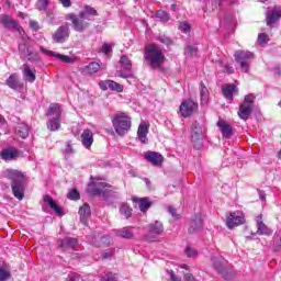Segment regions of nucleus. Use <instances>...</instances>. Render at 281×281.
Returning <instances> with one entry per match:
<instances>
[{
  "label": "nucleus",
  "instance_id": "obj_53",
  "mask_svg": "<svg viewBox=\"0 0 281 281\" xmlns=\"http://www.w3.org/2000/svg\"><path fill=\"white\" fill-rule=\"evenodd\" d=\"M30 29L31 30H35V32H38V30H41V26L38 25V22L31 20L29 22Z\"/></svg>",
  "mask_w": 281,
  "mask_h": 281
},
{
  "label": "nucleus",
  "instance_id": "obj_57",
  "mask_svg": "<svg viewBox=\"0 0 281 281\" xmlns=\"http://www.w3.org/2000/svg\"><path fill=\"white\" fill-rule=\"evenodd\" d=\"M100 89H102V91H106L109 89V80L105 81H101L99 83Z\"/></svg>",
  "mask_w": 281,
  "mask_h": 281
},
{
  "label": "nucleus",
  "instance_id": "obj_43",
  "mask_svg": "<svg viewBox=\"0 0 281 281\" xmlns=\"http://www.w3.org/2000/svg\"><path fill=\"white\" fill-rule=\"evenodd\" d=\"M256 100V95L247 94L241 104H246L248 106H254V101Z\"/></svg>",
  "mask_w": 281,
  "mask_h": 281
},
{
  "label": "nucleus",
  "instance_id": "obj_6",
  "mask_svg": "<svg viewBox=\"0 0 281 281\" xmlns=\"http://www.w3.org/2000/svg\"><path fill=\"white\" fill-rule=\"evenodd\" d=\"M234 58L237 65H239L241 71L244 74H249L251 61L256 58V55L249 50L239 49L235 52Z\"/></svg>",
  "mask_w": 281,
  "mask_h": 281
},
{
  "label": "nucleus",
  "instance_id": "obj_37",
  "mask_svg": "<svg viewBox=\"0 0 281 281\" xmlns=\"http://www.w3.org/2000/svg\"><path fill=\"white\" fill-rule=\"evenodd\" d=\"M120 212L123 216H125V218H131V216L133 214V209H131V206H128V204L123 203V204H121Z\"/></svg>",
  "mask_w": 281,
  "mask_h": 281
},
{
  "label": "nucleus",
  "instance_id": "obj_14",
  "mask_svg": "<svg viewBox=\"0 0 281 281\" xmlns=\"http://www.w3.org/2000/svg\"><path fill=\"white\" fill-rule=\"evenodd\" d=\"M203 229V214L198 213L191 217L189 234H196Z\"/></svg>",
  "mask_w": 281,
  "mask_h": 281
},
{
  "label": "nucleus",
  "instance_id": "obj_38",
  "mask_svg": "<svg viewBox=\"0 0 281 281\" xmlns=\"http://www.w3.org/2000/svg\"><path fill=\"white\" fill-rule=\"evenodd\" d=\"M109 89H111V91H116L117 93H122V91H124V86L113 80H109Z\"/></svg>",
  "mask_w": 281,
  "mask_h": 281
},
{
  "label": "nucleus",
  "instance_id": "obj_35",
  "mask_svg": "<svg viewBox=\"0 0 281 281\" xmlns=\"http://www.w3.org/2000/svg\"><path fill=\"white\" fill-rule=\"evenodd\" d=\"M149 233L150 234H164V224L159 221H156L155 224H149Z\"/></svg>",
  "mask_w": 281,
  "mask_h": 281
},
{
  "label": "nucleus",
  "instance_id": "obj_47",
  "mask_svg": "<svg viewBox=\"0 0 281 281\" xmlns=\"http://www.w3.org/2000/svg\"><path fill=\"white\" fill-rule=\"evenodd\" d=\"M196 52H198L196 46H191V45L187 46L184 49V54H187V56H194Z\"/></svg>",
  "mask_w": 281,
  "mask_h": 281
},
{
  "label": "nucleus",
  "instance_id": "obj_44",
  "mask_svg": "<svg viewBox=\"0 0 281 281\" xmlns=\"http://www.w3.org/2000/svg\"><path fill=\"white\" fill-rule=\"evenodd\" d=\"M37 10H47L49 8V1L48 0H38L36 3Z\"/></svg>",
  "mask_w": 281,
  "mask_h": 281
},
{
  "label": "nucleus",
  "instance_id": "obj_60",
  "mask_svg": "<svg viewBox=\"0 0 281 281\" xmlns=\"http://www.w3.org/2000/svg\"><path fill=\"white\" fill-rule=\"evenodd\" d=\"M184 280L186 281H196V279H194V276H192L190 273H184Z\"/></svg>",
  "mask_w": 281,
  "mask_h": 281
},
{
  "label": "nucleus",
  "instance_id": "obj_25",
  "mask_svg": "<svg viewBox=\"0 0 281 281\" xmlns=\"http://www.w3.org/2000/svg\"><path fill=\"white\" fill-rule=\"evenodd\" d=\"M251 111H254L252 105H247L245 103H241L237 112L238 117H240V120H244L246 122V120H249V115H251Z\"/></svg>",
  "mask_w": 281,
  "mask_h": 281
},
{
  "label": "nucleus",
  "instance_id": "obj_34",
  "mask_svg": "<svg viewBox=\"0 0 281 281\" xmlns=\"http://www.w3.org/2000/svg\"><path fill=\"white\" fill-rule=\"evenodd\" d=\"M116 236H119V238H125L127 240L135 238V235L133 234V232H131V229H128V227H123L119 229L116 232Z\"/></svg>",
  "mask_w": 281,
  "mask_h": 281
},
{
  "label": "nucleus",
  "instance_id": "obj_39",
  "mask_svg": "<svg viewBox=\"0 0 281 281\" xmlns=\"http://www.w3.org/2000/svg\"><path fill=\"white\" fill-rule=\"evenodd\" d=\"M156 19H159L162 23H168L170 21V15L164 10H158L156 12Z\"/></svg>",
  "mask_w": 281,
  "mask_h": 281
},
{
  "label": "nucleus",
  "instance_id": "obj_29",
  "mask_svg": "<svg viewBox=\"0 0 281 281\" xmlns=\"http://www.w3.org/2000/svg\"><path fill=\"white\" fill-rule=\"evenodd\" d=\"M7 85L10 87V89H23V83L19 82V75L16 74L10 75V77L7 79Z\"/></svg>",
  "mask_w": 281,
  "mask_h": 281
},
{
  "label": "nucleus",
  "instance_id": "obj_26",
  "mask_svg": "<svg viewBox=\"0 0 281 281\" xmlns=\"http://www.w3.org/2000/svg\"><path fill=\"white\" fill-rule=\"evenodd\" d=\"M281 19V7H274L270 14L267 16V25H273Z\"/></svg>",
  "mask_w": 281,
  "mask_h": 281
},
{
  "label": "nucleus",
  "instance_id": "obj_3",
  "mask_svg": "<svg viewBox=\"0 0 281 281\" xmlns=\"http://www.w3.org/2000/svg\"><path fill=\"white\" fill-rule=\"evenodd\" d=\"M145 60L151 69H159L166 60V56L164 55V52H161V48L157 46L156 44H149L145 47Z\"/></svg>",
  "mask_w": 281,
  "mask_h": 281
},
{
  "label": "nucleus",
  "instance_id": "obj_36",
  "mask_svg": "<svg viewBox=\"0 0 281 281\" xmlns=\"http://www.w3.org/2000/svg\"><path fill=\"white\" fill-rule=\"evenodd\" d=\"M120 65H121L123 71H131V69H133V63L125 55L121 56Z\"/></svg>",
  "mask_w": 281,
  "mask_h": 281
},
{
  "label": "nucleus",
  "instance_id": "obj_58",
  "mask_svg": "<svg viewBox=\"0 0 281 281\" xmlns=\"http://www.w3.org/2000/svg\"><path fill=\"white\" fill-rule=\"evenodd\" d=\"M113 256H115V251H114V250L109 251V252H104V254L102 255V258H103V260H106V259H109V258H113Z\"/></svg>",
  "mask_w": 281,
  "mask_h": 281
},
{
  "label": "nucleus",
  "instance_id": "obj_18",
  "mask_svg": "<svg viewBox=\"0 0 281 281\" xmlns=\"http://www.w3.org/2000/svg\"><path fill=\"white\" fill-rule=\"evenodd\" d=\"M257 234L259 236H271L273 234V231L262 223V214L257 216Z\"/></svg>",
  "mask_w": 281,
  "mask_h": 281
},
{
  "label": "nucleus",
  "instance_id": "obj_30",
  "mask_svg": "<svg viewBox=\"0 0 281 281\" xmlns=\"http://www.w3.org/2000/svg\"><path fill=\"white\" fill-rule=\"evenodd\" d=\"M16 133L19 137H22V139H27L30 136V126L25 123H19L16 126Z\"/></svg>",
  "mask_w": 281,
  "mask_h": 281
},
{
  "label": "nucleus",
  "instance_id": "obj_16",
  "mask_svg": "<svg viewBox=\"0 0 281 281\" xmlns=\"http://www.w3.org/2000/svg\"><path fill=\"white\" fill-rule=\"evenodd\" d=\"M90 243L93 247H109L111 245V237L109 235H98Z\"/></svg>",
  "mask_w": 281,
  "mask_h": 281
},
{
  "label": "nucleus",
  "instance_id": "obj_23",
  "mask_svg": "<svg viewBox=\"0 0 281 281\" xmlns=\"http://www.w3.org/2000/svg\"><path fill=\"white\" fill-rule=\"evenodd\" d=\"M81 143L85 148H91V146H93V132H91V130H85L82 132Z\"/></svg>",
  "mask_w": 281,
  "mask_h": 281
},
{
  "label": "nucleus",
  "instance_id": "obj_49",
  "mask_svg": "<svg viewBox=\"0 0 281 281\" xmlns=\"http://www.w3.org/2000/svg\"><path fill=\"white\" fill-rule=\"evenodd\" d=\"M119 77L120 78H124L125 80H135V77L133 76V74L131 72H123V71H120L119 72Z\"/></svg>",
  "mask_w": 281,
  "mask_h": 281
},
{
  "label": "nucleus",
  "instance_id": "obj_2",
  "mask_svg": "<svg viewBox=\"0 0 281 281\" xmlns=\"http://www.w3.org/2000/svg\"><path fill=\"white\" fill-rule=\"evenodd\" d=\"M4 179H9L11 182V188L13 195L19 201H23L25 192V175L16 169H7L3 171Z\"/></svg>",
  "mask_w": 281,
  "mask_h": 281
},
{
  "label": "nucleus",
  "instance_id": "obj_8",
  "mask_svg": "<svg viewBox=\"0 0 281 281\" xmlns=\"http://www.w3.org/2000/svg\"><path fill=\"white\" fill-rule=\"evenodd\" d=\"M0 23L7 29L11 30L12 32H18L20 36L25 41L27 38V35L25 34V31L22 26H20L19 22L16 20L11 19L10 16L2 14L0 16Z\"/></svg>",
  "mask_w": 281,
  "mask_h": 281
},
{
  "label": "nucleus",
  "instance_id": "obj_28",
  "mask_svg": "<svg viewBox=\"0 0 281 281\" xmlns=\"http://www.w3.org/2000/svg\"><path fill=\"white\" fill-rule=\"evenodd\" d=\"M133 202L138 203V207L143 213L148 212V209L153 205V202H150V199L148 198H133Z\"/></svg>",
  "mask_w": 281,
  "mask_h": 281
},
{
  "label": "nucleus",
  "instance_id": "obj_59",
  "mask_svg": "<svg viewBox=\"0 0 281 281\" xmlns=\"http://www.w3.org/2000/svg\"><path fill=\"white\" fill-rule=\"evenodd\" d=\"M64 8H71V0H58Z\"/></svg>",
  "mask_w": 281,
  "mask_h": 281
},
{
  "label": "nucleus",
  "instance_id": "obj_24",
  "mask_svg": "<svg viewBox=\"0 0 281 281\" xmlns=\"http://www.w3.org/2000/svg\"><path fill=\"white\" fill-rule=\"evenodd\" d=\"M23 80H25V82H35L36 80V72L34 70H32V68L30 67V65L24 64L23 65Z\"/></svg>",
  "mask_w": 281,
  "mask_h": 281
},
{
  "label": "nucleus",
  "instance_id": "obj_5",
  "mask_svg": "<svg viewBox=\"0 0 281 281\" xmlns=\"http://www.w3.org/2000/svg\"><path fill=\"white\" fill-rule=\"evenodd\" d=\"M47 117H52L47 122L48 131H58L60 128V115H63V110H60V104L53 103L49 105L46 113Z\"/></svg>",
  "mask_w": 281,
  "mask_h": 281
},
{
  "label": "nucleus",
  "instance_id": "obj_12",
  "mask_svg": "<svg viewBox=\"0 0 281 281\" xmlns=\"http://www.w3.org/2000/svg\"><path fill=\"white\" fill-rule=\"evenodd\" d=\"M40 49L43 54H46V56H54L55 58H58L61 63H65L66 65H74V63H76L77 60V58L74 56H67L60 53H54V50H47L43 46H41Z\"/></svg>",
  "mask_w": 281,
  "mask_h": 281
},
{
  "label": "nucleus",
  "instance_id": "obj_15",
  "mask_svg": "<svg viewBox=\"0 0 281 281\" xmlns=\"http://www.w3.org/2000/svg\"><path fill=\"white\" fill-rule=\"evenodd\" d=\"M203 139V127H201V124L199 122H193L191 126V142L193 144H196Z\"/></svg>",
  "mask_w": 281,
  "mask_h": 281
},
{
  "label": "nucleus",
  "instance_id": "obj_62",
  "mask_svg": "<svg viewBox=\"0 0 281 281\" xmlns=\"http://www.w3.org/2000/svg\"><path fill=\"white\" fill-rule=\"evenodd\" d=\"M214 267H215V269H216L217 271H220V272H223V271H224V268H223V266H222L221 263H214Z\"/></svg>",
  "mask_w": 281,
  "mask_h": 281
},
{
  "label": "nucleus",
  "instance_id": "obj_56",
  "mask_svg": "<svg viewBox=\"0 0 281 281\" xmlns=\"http://www.w3.org/2000/svg\"><path fill=\"white\" fill-rule=\"evenodd\" d=\"M167 273L169 274L171 281H181V278L175 274V271L170 270Z\"/></svg>",
  "mask_w": 281,
  "mask_h": 281
},
{
  "label": "nucleus",
  "instance_id": "obj_31",
  "mask_svg": "<svg viewBox=\"0 0 281 281\" xmlns=\"http://www.w3.org/2000/svg\"><path fill=\"white\" fill-rule=\"evenodd\" d=\"M222 92L226 100H232L234 98V93L236 92V86L226 85L222 88Z\"/></svg>",
  "mask_w": 281,
  "mask_h": 281
},
{
  "label": "nucleus",
  "instance_id": "obj_64",
  "mask_svg": "<svg viewBox=\"0 0 281 281\" xmlns=\"http://www.w3.org/2000/svg\"><path fill=\"white\" fill-rule=\"evenodd\" d=\"M278 159H281V150L278 151Z\"/></svg>",
  "mask_w": 281,
  "mask_h": 281
},
{
  "label": "nucleus",
  "instance_id": "obj_27",
  "mask_svg": "<svg viewBox=\"0 0 281 281\" xmlns=\"http://www.w3.org/2000/svg\"><path fill=\"white\" fill-rule=\"evenodd\" d=\"M217 126H218L223 137H226V139H228V137H232L234 135V131L232 130L229 124H227V122L218 121Z\"/></svg>",
  "mask_w": 281,
  "mask_h": 281
},
{
  "label": "nucleus",
  "instance_id": "obj_7",
  "mask_svg": "<svg viewBox=\"0 0 281 281\" xmlns=\"http://www.w3.org/2000/svg\"><path fill=\"white\" fill-rule=\"evenodd\" d=\"M112 122L117 135H126L131 131V117L126 113H116Z\"/></svg>",
  "mask_w": 281,
  "mask_h": 281
},
{
  "label": "nucleus",
  "instance_id": "obj_21",
  "mask_svg": "<svg viewBox=\"0 0 281 281\" xmlns=\"http://www.w3.org/2000/svg\"><path fill=\"white\" fill-rule=\"evenodd\" d=\"M80 71L83 76H93V74H98L100 71V65L98 64V61H92L87 66L82 67Z\"/></svg>",
  "mask_w": 281,
  "mask_h": 281
},
{
  "label": "nucleus",
  "instance_id": "obj_48",
  "mask_svg": "<svg viewBox=\"0 0 281 281\" xmlns=\"http://www.w3.org/2000/svg\"><path fill=\"white\" fill-rule=\"evenodd\" d=\"M101 52L105 55H109L113 52V46H111L110 44L104 43L101 47Z\"/></svg>",
  "mask_w": 281,
  "mask_h": 281
},
{
  "label": "nucleus",
  "instance_id": "obj_52",
  "mask_svg": "<svg viewBox=\"0 0 281 281\" xmlns=\"http://www.w3.org/2000/svg\"><path fill=\"white\" fill-rule=\"evenodd\" d=\"M186 254H187L188 258H194V257H196L198 252L194 248L187 247Z\"/></svg>",
  "mask_w": 281,
  "mask_h": 281
},
{
  "label": "nucleus",
  "instance_id": "obj_9",
  "mask_svg": "<svg viewBox=\"0 0 281 281\" xmlns=\"http://www.w3.org/2000/svg\"><path fill=\"white\" fill-rule=\"evenodd\" d=\"M179 111L182 117H190V115L199 111V103L192 100H184L180 104Z\"/></svg>",
  "mask_w": 281,
  "mask_h": 281
},
{
  "label": "nucleus",
  "instance_id": "obj_33",
  "mask_svg": "<svg viewBox=\"0 0 281 281\" xmlns=\"http://www.w3.org/2000/svg\"><path fill=\"white\" fill-rule=\"evenodd\" d=\"M44 202L47 203L50 210L56 212V214H63V209H60V206H58V204H56V202H54V199H52L49 195L44 196Z\"/></svg>",
  "mask_w": 281,
  "mask_h": 281
},
{
  "label": "nucleus",
  "instance_id": "obj_55",
  "mask_svg": "<svg viewBox=\"0 0 281 281\" xmlns=\"http://www.w3.org/2000/svg\"><path fill=\"white\" fill-rule=\"evenodd\" d=\"M168 212H169V214L172 216V218H179V214H177V210L175 209V207H172V206H168Z\"/></svg>",
  "mask_w": 281,
  "mask_h": 281
},
{
  "label": "nucleus",
  "instance_id": "obj_4",
  "mask_svg": "<svg viewBox=\"0 0 281 281\" xmlns=\"http://www.w3.org/2000/svg\"><path fill=\"white\" fill-rule=\"evenodd\" d=\"M111 186L102 180H95L94 182L90 183L87 188V192L92 196H103V199H109V196L113 195V191Z\"/></svg>",
  "mask_w": 281,
  "mask_h": 281
},
{
  "label": "nucleus",
  "instance_id": "obj_41",
  "mask_svg": "<svg viewBox=\"0 0 281 281\" xmlns=\"http://www.w3.org/2000/svg\"><path fill=\"white\" fill-rule=\"evenodd\" d=\"M179 30L183 32V34H190L192 26L188 22H181L178 26Z\"/></svg>",
  "mask_w": 281,
  "mask_h": 281
},
{
  "label": "nucleus",
  "instance_id": "obj_32",
  "mask_svg": "<svg viewBox=\"0 0 281 281\" xmlns=\"http://www.w3.org/2000/svg\"><path fill=\"white\" fill-rule=\"evenodd\" d=\"M200 98H201V104H207L210 100V91L205 87L203 82L200 83Z\"/></svg>",
  "mask_w": 281,
  "mask_h": 281
},
{
  "label": "nucleus",
  "instance_id": "obj_1",
  "mask_svg": "<svg viewBox=\"0 0 281 281\" xmlns=\"http://www.w3.org/2000/svg\"><path fill=\"white\" fill-rule=\"evenodd\" d=\"M93 16H98V11L93 7L86 5L78 15L70 14L68 19L71 21L75 32H85V30H89Z\"/></svg>",
  "mask_w": 281,
  "mask_h": 281
},
{
  "label": "nucleus",
  "instance_id": "obj_45",
  "mask_svg": "<svg viewBox=\"0 0 281 281\" xmlns=\"http://www.w3.org/2000/svg\"><path fill=\"white\" fill-rule=\"evenodd\" d=\"M74 153H76V150H74V147L71 146V142H68L66 144V149L64 150V155L67 159V157H69L70 155H74Z\"/></svg>",
  "mask_w": 281,
  "mask_h": 281
},
{
  "label": "nucleus",
  "instance_id": "obj_42",
  "mask_svg": "<svg viewBox=\"0 0 281 281\" xmlns=\"http://www.w3.org/2000/svg\"><path fill=\"white\" fill-rule=\"evenodd\" d=\"M269 43V35L266 33H260L258 35V44L259 45H267Z\"/></svg>",
  "mask_w": 281,
  "mask_h": 281
},
{
  "label": "nucleus",
  "instance_id": "obj_19",
  "mask_svg": "<svg viewBox=\"0 0 281 281\" xmlns=\"http://www.w3.org/2000/svg\"><path fill=\"white\" fill-rule=\"evenodd\" d=\"M148 126L149 124L146 122L140 123L138 126L137 137L142 144H148Z\"/></svg>",
  "mask_w": 281,
  "mask_h": 281
},
{
  "label": "nucleus",
  "instance_id": "obj_50",
  "mask_svg": "<svg viewBox=\"0 0 281 281\" xmlns=\"http://www.w3.org/2000/svg\"><path fill=\"white\" fill-rule=\"evenodd\" d=\"M8 278H10V272L3 268H0V281H5Z\"/></svg>",
  "mask_w": 281,
  "mask_h": 281
},
{
  "label": "nucleus",
  "instance_id": "obj_61",
  "mask_svg": "<svg viewBox=\"0 0 281 281\" xmlns=\"http://www.w3.org/2000/svg\"><path fill=\"white\" fill-rule=\"evenodd\" d=\"M76 280H78V274L76 273L70 274L67 279V281H76Z\"/></svg>",
  "mask_w": 281,
  "mask_h": 281
},
{
  "label": "nucleus",
  "instance_id": "obj_10",
  "mask_svg": "<svg viewBox=\"0 0 281 281\" xmlns=\"http://www.w3.org/2000/svg\"><path fill=\"white\" fill-rule=\"evenodd\" d=\"M243 223H245V214L240 211L231 213L226 218V226L228 229H234V227H238V225H243Z\"/></svg>",
  "mask_w": 281,
  "mask_h": 281
},
{
  "label": "nucleus",
  "instance_id": "obj_51",
  "mask_svg": "<svg viewBox=\"0 0 281 281\" xmlns=\"http://www.w3.org/2000/svg\"><path fill=\"white\" fill-rule=\"evenodd\" d=\"M100 281H117V277L114 273H108Z\"/></svg>",
  "mask_w": 281,
  "mask_h": 281
},
{
  "label": "nucleus",
  "instance_id": "obj_46",
  "mask_svg": "<svg viewBox=\"0 0 281 281\" xmlns=\"http://www.w3.org/2000/svg\"><path fill=\"white\" fill-rule=\"evenodd\" d=\"M68 199H70V201H78V199H80V193L78 192V190L72 189L68 193Z\"/></svg>",
  "mask_w": 281,
  "mask_h": 281
},
{
  "label": "nucleus",
  "instance_id": "obj_11",
  "mask_svg": "<svg viewBox=\"0 0 281 281\" xmlns=\"http://www.w3.org/2000/svg\"><path fill=\"white\" fill-rule=\"evenodd\" d=\"M144 159H146L148 164H151V166H155L156 168L161 167V165L164 164V156L157 151H145Z\"/></svg>",
  "mask_w": 281,
  "mask_h": 281
},
{
  "label": "nucleus",
  "instance_id": "obj_40",
  "mask_svg": "<svg viewBox=\"0 0 281 281\" xmlns=\"http://www.w3.org/2000/svg\"><path fill=\"white\" fill-rule=\"evenodd\" d=\"M26 56L30 63H38V60H41L38 53H32V50H27Z\"/></svg>",
  "mask_w": 281,
  "mask_h": 281
},
{
  "label": "nucleus",
  "instance_id": "obj_54",
  "mask_svg": "<svg viewBox=\"0 0 281 281\" xmlns=\"http://www.w3.org/2000/svg\"><path fill=\"white\" fill-rule=\"evenodd\" d=\"M19 52H20V54H24V56H26L27 52H30V48H27V46L25 44H20Z\"/></svg>",
  "mask_w": 281,
  "mask_h": 281
},
{
  "label": "nucleus",
  "instance_id": "obj_13",
  "mask_svg": "<svg viewBox=\"0 0 281 281\" xmlns=\"http://www.w3.org/2000/svg\"><path fill=\"white\" fill-rule=\"evenodd\" d=\"M69 38V24H65L59 26L54 33H53V41L55 43H65Z\"/></svg>",
  "mask_w": 281,
  "mask_h": 281
},
{
  "label": "nucleus",
  "instance_id": "obj_17",
  "mask_svg": "<svg viewBox=\"0 0 281 281\" xmlns=\"http://www.w3.org/2000/svg\"><path fill=\"white\" fill-rule=\"evenodd\" d=\"M79 216L82 225L87 227V225H89V218H91V206L87 203L80 206Z\"/></svg>",
  "mask_w": 281,
  "mask_h": 281
},
{
  "label": "nucleus",
  "instance_id": "obj_63",
  "mask_svg": "<svg viewBox=\"0 0 281 281\" xmlns=\"http://www.w3.org/2000/svg\"><path fill=\"white\" fill-rule=\"evenodd\" d=\"M259 199H261V201H265V191H259Z\"/></svg>",
  "mask_w": 281,
  "mask_h": 281
},
{
  "label": "nucleus",
  "instance_id": "obj_22",
  "mask_svg": "<svg viewBox=\"0 0 281 281\" xmlns=\"http://www.w3.org/2000/svg\"><path fill=\"white\" fill-rule=\"evenodd\" d=\"M0 157L4 161H12L19 157V150L15 148H5L1 151Z\"/></svg>",
  "mask_w": 281,
  "mask_h": 281
},
{
  "label": "nucleus",
  "instance_id": "obj_20",
  "mask_svg": "<svg viewBox=\"0 0 281 281\" xmlns=\"http://www.w3.org/2000/svg\"><path fill=\"white\" fill-rule=\"evenodd\" d=\"M76 245H78V239L74 237H65L64 239L58 240V246L60 249H63V251H67V249H74Z\"/></svg>",
  "mask_w": 281,
  "mask_h": 281
}]
</instances>
